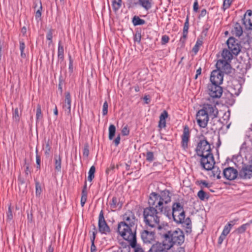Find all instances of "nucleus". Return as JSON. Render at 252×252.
<instances>
[{"label":"nucleus","instance_id":"nucleus-3","mask_svg":"<svg viewBox=\"0 0 252 252\" xmlns=\"http://www.w3.org/2000/svg\"><path fill=\"white\" fill-rule=\"evenodd\" d=\"M162 214L154 207L149 206L146 207L143 211L144 221L147 228H158L161 229V226L159 225L160 215Z\"/></svg>","mask_w":252,"mask_h":252},{"label":"nucleus","instance_id":"nucleus-53","mask_svg":"<svg viewBox=\"0 0 252 252\" xmlns=\"http://www.w3.org/2000/svg\"><path fill=\"white\" fill-rule=\"evenodd\" d=\"M35 187H36V194L37 195H39L41 192V188L40 186L38 183H36Z\"/></svg>","mask_w":252,"mask_h":252},{"label":"nucleus","instance_id":"nucleus-17","mask_svg":"<svg viewBox=\"0 0 252 252\" xmlns=\"http://www.w3.org/2000/svg\"><path fill=\"white\" fill-rule=\"evenodd\" d=\"M239 175L242 179H250L252 177V164L243 166L239 172Z\"/></svg>","mask_w":252,"mask_h":252},{"label":"nucleus","instance_id":"nucleus-43","mask_svg":"<svg viewBox=\"0 0 252 252\" xmlns=\"http://www.w3.org/2000/svg\"><path fill=\"white\" fill-rule=\"evenodd\" d=\"M36 118L37 120L40 119L42 118L41 106L39 104H38L37 106Z\"/></svg>","mask_w":252,"mask_h":252},{"label":"nucleus","instance_id":"nucleus-1","mask_svg":"<svg viewBox=\"0 0 252 252\" xmlns=\"http://www.w3.org/2000/svg\"><path fill=\"white\" fill-rule=\"evenodd\" d=\"M123 221L118 225L119 233L125 240H134L137 226V219L134 212L127 210L122 216Z\"/></svg>","mask_w":252,"mask_h":252},{"label":"nucleus","instance_id":"nucleus-19","mask_svg":"<svg viewBox=\"0 0 252 252\" xmlns=\"http://www.w3.org/2000/svg\"><path fill=\"white\" fill-rule=\"evenodd\" d=\"M243 24L246 29L252 30V11L248 10L243 19Z\"/></svg>","mask_w":252,"mask_h":252},{"label":"nucleus","instance_id":"nucleus-40","mask_svg":"<svg viewBox=\"0 0 252 252\" xmlns=\"http://www.w3.org/2000/svg\"><path fill=\"white\" fill-rule=\"evenodd\" d=\"M249 227V224L245 223L241 225L240 227L237 228L235 230V232L237 234H242L245 232L247 227Z\"/></svg>","mask_w":252,"mask_h":252},{"label":"nucleus","instance_id":"nucleus-5","mask_svg":"<svg viewBox=\"0 0 252 252\" xmlns=\"http://www.w3.org/2000/svg\"><path fill=\"white\" fill-rule=\"evenodd\" d=\"M148 203L150 206L154 207L165 216H170V207L168 206H162V203L159 198L158 194L155 192L151 193L148 200Z\"/></svg>","mask_w":252,"mask_h":252},{"label":"nucleus","instance_id":"nucleus-54","mask_svg":"<svg viewBox=\"0 0 252 252\" xmlns=\"http://www.w3.org/2000/svg\"><path fill=\"white\" fill-rule=\"evenodd\" d=\"M129 130L126 126L123 128L122 133L123 135H127L129 134Z\"/></svg>","mask_w":252,"mask_h":252},{"label":"nucleus","instance_id":"nucleus-9","mask_svg":"<svg viewBox=\"0 0 252 252\" xmlns=\"http://www.w3.org/2000/svg\"><path fill=\"white\" fill-rule=\"evenodd\" d=\"M98 229L101 234H107L110 232V229L107 225L103 215V212L101 210L98 217Z\"/></svg>","mask_w":252,"mask_h":252},{"label":"nucleus","instance_id":"nucleus-64","mask_svg":"<svg viewBox=\"0 0 252 252\" xmlns=\"http://www.w3.org/2000/svg\"><path fill=\"white\" fill-rule=\"evenodd\" d=\"M203 44V41L201 39H198L196 41V42L195 43V46L200 47Z\"/></svg>","mask_w":252,"mask_h":252},{"label":"nucleus","instance_id":"nucleus-46","mask_svg":"<svg viewBox=\"0 0 252 252\" xmlns=\"http://www.w3.org/2000/svg\"><path fill=\"white\" fill-rule=\"evenodd\" d=\"M232 2V0H224L223 9L224 10L228 8Z\"/></svg>","mask_w":252,"mask_h":252},{"label":"nucleus","instance_id":"nucleus-63","mask_svg":"<svg viewBox=\"0 0 252 252\" xmlns=\"http://www.w3.org/2000/svg\"><path fill=\"white\" fill-rule=\"evenodd\" d=\"M25 48V43L23 41L20 42V51H24Z\"/></svg>","mask_w":252,"mask_h":252},{"label":"nucleus","instance_id":"nucleus-6","mask_svg":"<svg viewBox=\"0 0 252 252\" xmlns=\"http://www.w3.org/2000/svg\"><path fill=\"white\" fill-rule=\"evenodd\" d=\"M197 155L200 157L211 153V146L205 139H201L195 149Z\"/></svg>","mask_w":252,"mask_h":252},{"label":"nucleus","instance_id":"nucleus-23","mask_svg":"<svg viewBox=\"0 0 252 252\" xmlns=\"http://www.w3.org/2000/svg\"><path fill=\"white\" fill-rule=\"evenodd\" d=\"M129 242L130 246L131 248L134 249V252H145L143 249L139 246L136 244V237H135L134 240H126Z\"/></svg>","mask_w":252,"mask_h":252},{"label":"nucleus","instance_id":"nucleus-18","mask_svg":"<svg viewBox=\"0 0 252 252\" xmlns=\"http://www.w3.org/2000/svg\"><path fill=\"white\" fill-rule=\"evenodd\" d=\"M190 137V131L188 126H185L184 127L183 133L181 136L182 138V147L184 150L188 147V143Z\"/></svg>","mask_w":252,"mask_h":252},{"label":"nucleus","instance_id":"nucleus-11","mask_svg":"<svg viewBox=\"0 0 252 252\" xmlns=\"http://www.w3.org/2000/svg\"><path fill=\"white\" fill-rule=\"evenodd\" d=\"M226 44L229 50L233 54L237 55L239 53L241 50L240 45L234 38L229 37L227 40Z\"/></svg>","mask_w":252,"mask_h":252},{"label":"nucleus","instance_id":"nucleus-39","mask_svg":"<svg viewBox=\"0 0 252 252\" xmlns=\"http://www.w3.org/2000/svg\"><path fill=\"white\" fill-rule=\"evenodd\" d=\"M212 176L214 177H217V179H220L221 178V171L218 167L214 166V167L212 169Z\"/></svg>","mask_w":252,"mask_h":252},{"label":"nucleus","instance_id":"nucleus-62","mask_svg":"<svg viewBox=\"0 0 252 252\" xmlns=\"http://www.w3.org/2000/svg\"><path fill=\"white\" fill-rule=\"evenodd\" d=\"M193 10L195 11V12H197V10H198V2L197 1H195L194 3H193Z\"/></svg>","mask_w":252,"mask_h":252},{"label":"nucleus","instance_id":"nucleus-24","mask_svg":"<svg viewBox=\"0 0 252 252\" xmlns=\"http://www.w3.org/2000/svg\"><path fill=\"white\" fill-rule=\"evenodd\" d=\"M232 33L233 35L238 37L240 36L242 34V28L239 23H236L234 25V28L232 30Z\"/></svg>","mask_w":252,"mask_h":252},{"label":"nucleus","instance_id":"nucleus-57","mask_svg":"<svg viewBox=\"0 0 252 252\" xmlns=\"http://www.w3.org/2000/svg\"><path fill=\"white\" fill-rule=\"evenodd\" d=\"M226 236L223 235L221 233L218 239V243L219 244H221L223 240L225 239Z\"/></svg>","mask_w":252,"mask_h":252},{"label":"nucleus","instance_id":"nucleus-37","mask_svg":"<svg viewBox=\"0 0 252 252\" xmlns=\"http://www.w3.org/2000/svg\"><path fill=\"white\" fill-rule=\"evenodd\" d=\"M116 132L115 126L113 125H111L109 127V139L112 140L115 136Z\"/></svg>","mask_w":252,"mask_h":252},{"label":"nucleus","instance_id":"nucleus-7","mask_svg":"<svg viewBox=\"0 0 252 252\" xmlns=\"http://www.w3.org/2000/svg\"><path fill=\"white\" fill-rule=\"evenodd\" d=\"M201 159V164L206 170H211L214 167L215 163L214 156L212 153L202 156Z\"/></svg>","mask_w":252,"mask_h":252},{"label":"nucleus","instance_id":"nucleus-50","mask_svg":"<svg viewBox=\"0 0 252 252\" xmlns=\"http://www.w3.org/2000/svg\"><path fill=\"white\" fill-rule=\"evenodd\" d=\"M89 154V146L86 144L85 145L84 150H83V156L88 157Z\"/></svg>","mask_w":252,"mask_h":252},{"label":"nucleus","instance_id":"nucleus-8","mask_svg":"<svg viewBox=\"0 0 252 252\" xmlns=\"http://www.w3.org/2000/svg\"><path fill=\"white\" fill-rule=\"evenodd\" d=\"M208 92L212 98H219L222 94V90L220 85L211 83L208 85Z\"/></svg>","mask_w":252,"mask_h":252},{"label":"nucleus","instance_id":"nucleus-20","mask_svg":"<svg viewBox=\"0 0 252 252\" xmlns=\"http://www.w3.org/2000/svg\"><path fill=\"white\" fill-rule=\"evenodd\" d=\"M71 95L69 92L65 93V98L63 104V109L67 115H69L71 114Z\"/></svg>","mask_w":252,"mask_h":252},{"label":"nucleus","instance_id":"nucleus-36","mask_svg":"<svg viewBox=\"0 0 252 252\" xmlns=\"http://www.w3.org/2000/svg\"><path fill=\"white\" fill-rule=\"evenodd\" d=\"M95 171V168L94 166L93 165L91 167L89 173H88V180L90 182H92L93 179L94 177V173Z\"/></svg>","mask_w":252,"mask_h":252},{"label":"nucleus","instance_id":"nucleus-16","mask_svg":"<svg viewBox=\"0 0 252 252\" xmlns=\"http://www.w3.org/2000/svg\"><path fill=\"white\" fill-rule=\"evenodd\" d=\"M223 175L225 178L228 180H233L235 179L238 173L236 169L233 167H227L223 170Z\"/></svg>","mask_w":252,"mask_h":252},{"label":"nucleus","instance_id":"nucleus-56","mask_svg":"<svg viewBox=\"0 0 252 252\" xmlns=\"http://www.w3.org/2000/svg\"><path fill=\"white\" fill-rule=\"evenodd\" d=\"M169 38L168 36L163 35L162 36L161 41H162V44L167 43L169 41Z\"/></svg>","mask_w":252,"mask_h":252},{"label":"nucleus","instance_id":"nucleus-44","mask_svg":"<svg viewBox=\"0 0 252 252\" xmlns=\"http://www.w3.org/2000/svg\"><path fill=\"white\" fill-rule=\"evenodd\" d=\"M146 160L148 161L152 162L154 159V154L152 152H147L146 153Z\"/></svg>","mask_w":252,"mask_h":252},{"label":"nucleus","instance_id":"nucleus-28","mask_svg":"<svg viewBox=\"0 0 252 252\" xmlns=\"http://www.w3.org/2000/svg\"><path fill=\"white\" fill-rule=\"evenodd\" d=\"M112 209H116L118 207L121 208L122 203L120 202L119 199L116 196L112 198V201L110 203Z\"/></svg>","mask_w":252,"mask_h":252},{"label":"nucleus","instance_id":"nucleus-30","mask_svg":"<svg viewBox=\"0 0 252 252\" xmlns=\"http://www.w3.org/2000/svg\"><path fill=\"white\" fill-rule=\"evenodd\" d=\"M87 189V186L85 185L82 191V196L81 198V204L82 207H83L84 206V204H85L86 201H87V192L86 191Z\"/></svg>","mask_w":252,"mask_h":252},{"label":"nucleus","instance_id":"nucleus-26","mask_svg":"<svg viewBox=\"0 0 252 252\" xmlns=\"http://www.w3.org/2000/svg\"><path fill=\"white\" fill-rule=\"evenodd\" d=\"M168 117V113L164 111L160 115L158 126L160 128L164 127L166 126V118Z\"/></svg>","mask_w":252,"mask_h":252},{"label":"nucleus","instance_id":"nucleus-58","mask_svg":"<svg viewBox=\"0 0 252 252\" xmlns=\"http://www.w3.org/2000/svg\"><path fill=\"white\" fill-rule=\"evenodd\" d=\"M24 166L26 167V170L25 171V174L26 175H28L30 173V171L29 169L30 165L29 163H27L25 161Z\"/></svg>","mask_w":252,"mask_h":252},{"label":"nucleus","instance_id":"nucleus-52","mask_svg":"<svg viewBox=\"0 0 252 252\" xmlns=\"http://www.w3.org/2000/svg\"><path fill=\"white\" fill-rule=\"evenodd\" d=\"M52 31L51 30H49L47 32L46 37L47 39L50 41L49 44L52 42Z\"/></svg>","mask_w":252,"mask_h":252},{"label":"nucleus","instance_id":"nucleus-31","mask_svg":"<svg viewBox=\"0 0 252 252\" xmlns=\"http://www.w3.org/2000/svg\"><path fill=\"white\" fill-rule=\"evenodd\" d=\"M140 4L146 10H148L151 8L152 0H138Z\"/></svg>","mask_w":252,"mask_h":252},{"label":"nucleus","instance_id":"nucleus-41","mask_svg":"<svg viewBox=\"0 0 252 252\" xmlns=\"http://www.w3.org/2000/svg\"><path fill=\"white\" fill-rule=\"evenodd\" d=\"M21 115V112L19 111L18 108H16L13 113V119L16 122H19Z\"/></svg>","mask_w":252,"mask_h":252},{"label":"nucleus","instance_id":"nucleus-35","mask_svg":"<svg viewBox=\"0 0 252 252\" xmlns=\"http://www.w3.org/2000/svg\"><path fill=\"white\" fill-rule=\"evenodd\" d=\"M132 22L134 26L142 25L145 23V20L140 19L139 17L135 16L132 19Z\"/></svg>","mask_w":252,"mask_h":252},{"label":"nucleus","instance_id":"nucleus-42","mask_svg":"<svg viewBox=\"0 0 252 252\" xmlns=\"http://www.w3.org/2000/svg\"><path fill=\"white\" fill-rule=\"evenodd\" d=\"M197 196L201 200H204L205 199H208V196L207 194L203 190H199L197 193Z\"/></svg>","mask_w":252,"mask_h":252},{"label":"nucleus","instance_id":"nucleus-45","mask_svg":"<svg viewBox=\"0 0 252 252\" xmlns=\"http://www.w3.org/2000/svg\"><path fill=\"white\" fill-rule=\"evenodd\" d=\"M41 10H42V5L41 2H39V7L38 9L36 10L35 13V18L38 19L40 18L41 16Z\"/></svg>","mask_w":252,"mask_h":252},{"label":"nucleus","instance_id":"nucleus-34","mask_svg":"<svg viewBox=\"0 0 252 252\" xmlns=\"http://www.w3.org/2000/svg\"><path fill=\"white\" fill-rule=\"evenodd\" d=\"M63 46L62 45L61 41H59L58 43V56L59 59L62 60L63 59Z\"/></svg>","mask_w":252,"mask_h":252},{"label":"nucleus","instance_id":"nucleus-59","mask_svg":"<svg viewBox=\"0 0 252 252\" xmlns=\"http://www.w3.org/2000/svg\"><path fill=\"white\" fill-rule=\"evenodd\" d=\"M207 14V11L205 9H203L201 11L200 14L198 17L199 18L204 17Z\"/></svg>","mask_w":252,"mask_h":252},{"label":"nucleus","instance_id":"nucleus-14","mask_svg":"<svg viewBox=\"0 0 252 252\" xmlns=\"http://www.w3.org/2000/svg\"><path fill=\"white\" fill-rule=\"evenodd\" d=\"M201 110L205 111L208 116L213 118H216L218 114V111L215 104H204Z\"/></svg>","mask_w":252,"mask_h":252},{"label":"nucleus","instance_id":"nucleus-61","mask_svg":"<svg viewBox=\"0 0 252 252\" xmlns=\"http://www.w3.org/2000/svg\"><path fill=\"white\" fill-rule=\"evenodd\" d=\"M120 135H119L114 140V143L116 146H118L120 142Z\"/></svg>","mask_w":252,"mask_h":252},{"label":"nucleus","instance_id":"nucleus-21","mask_svg":"<svg viewBox=\"0 0 252 252\" xmlns=\"http://www.w3.org/2000/svg\"><path fill=\"white\" fill-rule=\"evenodd\" d=\"M158 195L162 203V206H167L166 204L171 201L170 193L168 190H163Z\"/></svg>","mask_w":252,"mask_h":252},{"label":"nucleus","instance_id":"nucleus-25","mask_svg":"<svg viewBox=\"0 0 252 252\" xmlns=\"http://www.w3.org/2000/svg\"><path fill=\"white\" fill-rule=\"evenodd\" d=\"M97 233L96 228L95 226H94L93 230L92 231V236L90 237V239L91 241V252H95L96 251V247L94 245V240L95 238V236Z\"/></svg>","mask_w":252,"mask_h":252},{"label":"nucleus","instance_id":"nucleus-32","mask_svg":"<svg viewBox=\"0 0 252 252\" xmlns=\"http://www.w3.org/2000/svg\"><path fill=\"white\" fill-rule=\"evenodd\" d=\"M55 169L58 171H61V158L60 156H55Z\"/></svg>","mask_w":252,"mask_h":252},{"label":"nucleus","instance_id":"nucleus-4","mask_svg":"<svg viewBox=\"0 0 252 252\" xmlns=\"http://www.w3.org/2000/svg\"><path fill=\"white\" fill-rule=\"evenodd\" d=\"M163 245L165 249H170L174 244L181 245L184 242L185 237L183 231L178 229L169 231L163 235Z\"/></svg>","mask_w":252,"mask_h":252},{"label":"nucleus","instance_id":"nucleus-55","mask_svg":"<svg viewBox=\"0 0 252 252\" xmlns=\"http://www.w3.org/2000/svg\"><path fill=\"white\" fill-rule=\"evenodd\" d=\"M141 35L140 33H136L134 36V41L139 43L141 41Z\"/></svg>","mask_w":252,"mask_h":252},{"label":"nucleus","instance_id":"nucleus-49","mask_svg":"<svg viewBox=\"0 0 252 252\" xmlns=\"http://www.w3.org/2000/svg\"><path fill=\"white\" fill-rule=\"evenodd\" d=\"M35 152H36V163L37 164L36 167L37 169H39L40 168V157L38 155V150L37 149H36Z\"/></svg>","mask_w":252,"mask_h":252},{"label":"nucleus","instance_id":"nucleus-22","mask_svg":"<svg viewBox=\"0 0 252 252\" xmlns=\"http://www.w3.org/2000/svg\"><path fill=\"white\" fill-rule=\"evenodd\" d=\"M166 250L163 242L162 244L157 243L153 245L149 252H167Z\"/></svg>","mask_w":252,"mask_h":252},{"label":"nucleus","instance_id":"nucleus-51","mask_svg":"<svg viewBox=\"0 0 252 252\" xmlns=\"http://www.w3.org/2000/svg\"><path fill=\"white\" fill-rule=\"evenodd\" d=\"M7 219L9 220H12V219L13 218V215H12V210H11L10 206H9L8 207V212L7 213Z\"/></svg>","mask_w":252,"mask_h":252},{"label":"nucleus","instance_id":"nucleus-33","mask_svg":"<svg viewBox=\"0 0 252 252\" xmlns=\"http://www.w3.org/2000/svg\"><path fill=\"white\" fill-rule=\"evenodd\" d=\"M43 149L44 151L45 155L47 158H48L51 153V146L49 141L46 142L45 146H43Z\"/></svg>","mask_w":252,"mask_h":252},{"label":"nucleus","instance_id":"nucleus-29","mask_svg":"<svg viewBox=\"0 0 252 252\" xmlns=\"http://www.w3.org/2000/svg\"><path fill=\"white\" fill-rule=\"evenodd\" d=\"M233 54L229 50L224 49L222 51L221 56L223 58V61H229L231 60L232 58Z\"/></svg>","mask_w":252,"mask_h":252},{"label":"nucleus","instance_id":"nucleus-2","mask_svg":"<svg viewBox=\"0 0 252 252\" xmlns=\"http://www.w3.org/2000/svg\"><path fill=\"white\" fill-rule=\"evenodd\" d=\"M166 217L169 219L172 218L177 223L182 224L187 233H189L191 232V221L189 217L185 218V212L183 205L181 203H173L172 211L170 210V216Z\"/></svg>","mask_w":252,"mask_h":252},{"label":"nucleus","instance_id":"nucleus-10","mask_svg":"<svg viewBox=\"0 0 252 252\" xmlns=\"http://www.w3.org/2000/svg\"><path fill=\"white\" fill-rule=\"evenodd\" d=\"M198 125L203 128L206 127L208 121L209 116L204 110H199L196 115Z\"/></svg>","mask_w":252,"mask_h":252},{"label":"nucleus","instance_id":"nucleus-12","mask_svg":"<svg viewBox=\"0 0 252 252\" xmlns=\"http://www.w3.org/2000/svg\"><path fill=\"white\" fill-rule=\"evenodd\" d=\"M141 237L144 243L153 244L155 242V233L154 231L144 230L141 232Z\"/></svg>","mask_w":252,"mask_h":252},{"label":"nucleus","instance_id":"nucleus-15","mask_svg":"<svg viewBox=\"0 0 252 252\" xmlns=\"http://www.w3.org/2000/svg\"><path fill=\"white\" fill-rule=\"evenodd\" d=\"M216 67L217 69L226 74L231 72V67L228 61L219 60L216 63Z\"/></svg>","mask_w":252,"mask_h":252},{"label":"nucleus","instance_id":"nucleus-60","mask_svg":"<svg viewBox=\"0 0 252 252\" xmlns=\"http://www.w3.org/2000/svg\"><path fill=\"white\" fill-rule=\"evenodd\" d=\"M201 70H202V69H201V67H199V68H198L197 69L196 72V75L194 77V78L195 79H196L197 78L198 76L201 74Z\"/></svg>","mask_w":252,"mask_h":252},{"label":"nucleus","instance_id":"nucleus-13","mask_svg":"<svg viewBox=\"0 0 252 252\" xmlns=\"http://www.w3.org/2000/svg\"><path fill=\"white\" fill-rule=\"evenodd\" d=\"M210 81L211 83L220 85L223 81V74L218 69L213 70L211 74Z\"/></svg>","mask_w":252,"mask_h":252},{"label":"nucleus","instance_id":"nucleus-48","mask_svg":"<svg viewBox=\"0 0 252 252\" xmlns=\"http://www.w3.org/2000/svg\"><path fill=\"white\" fill-rule=\"evenodd\" d=\"M189 28V16H187L185 23L184 24V26L183 28V32H188V30Z\"/></svg>","mask_w":252,"mask_h":252},{"label":"nucleus","instance_id":"nucleus-27","mask_svg":"<svg viewBox=\"0 0 252 252\" xmlns=\"http://www.w3.org/2000/svg\"><path fill=\"white\" fill-rule=\"evenodd\" d=\"M238 220H234L232 221L228 222L225 226L224 227L223 230L222 232V234L223 235H225L226 236L230 232L232 226L234 224V222L237 221Z\"/></svg>","mask_w":252,"mask_h":252},{"label":"nucleus","instance_id":"nucleus-47","mask_svg":"<svg viewBox=\"0 0 252 252\" xmlns=\"http://www.w3.org/2000/svg\"><path fill=\"white\" fill-rule=\"evenodd\" d=\"M108 105L107 102L106 101L104 102L102 107V114L103 116L107 115L108 113Z\"/></svg>","mask_w":252,"mask_h":252},{"label":"nucleus","instance_id":"nucleus-38","mask_svg":"<svg viewBox=\"0 0 252 252\" xmlns=\"http://www.w3.org/2000/svg\"><path fill=\"white\" fill-rule=\"evenodd\" d=\"M122 5V0H113L112 7L115 11H117Z\"/></svg>","mask_w":252,"mask_h":252}]
</instances>
